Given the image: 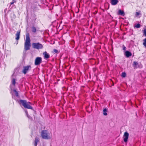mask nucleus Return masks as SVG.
I'll use <instances>...</instances> for the list:
<instances>
[{
  "label": "nucleus",
  "mask_w": 146,
  "mask_h": 146,
  "mask_svg": "<svg viewBox=\"0 0 146 146\" xmlns=\"http://www.w3.org/2000/svg\"><path fill=\"white\" fill-rule=\"evenodd\" d=\"M31 46V40L29 37V34L27 33L26 35V39L24 45V49L27 51L30 49Z\"/></svg>",
  "instance_id": "obj_1"
},
{
  "label": "nucleus",
  "mask_w": 146,
  "mask_h": 146,
  "mask_svg": "<svg viewBox=\"0 0 146 146\" xmlns=\"http://www.w3.org/2000/svg\"><path fill=\"white\" fill-rule=\"evenodd\" d=\"M19 103L22 104V105L25 108L32 109V107L31 106V103L29 102H27L26 100H20Z\"/></svg>",
  "instance_id": "obj_2"
},
{
  "label": "nucleus",
  "mask_w": 146,
  "mask_h": 146,
  "mask_svg": "<svg viewBox=\"0 0 146 146\" xmlns=\"http://www.w3.org/2000/svg\"><path fill=\"white\" fill-rule=\"evenodd\" d=\"M41 135L43 139H48L51 138L49 133L47 131L44 130L42 131Z\"/></svg>",
  "instance_id": "obj_3"
},
{
  "label": "nucleus",
  "mask_w": 146,
  "mask_h": 146,
  "mask_svg": "<svg viewBox=\"0 0 146 146\" xmlns=\"http://www.w3.org/2000/svg\"><path fill=\"white\" fill-rule=\"evenodd\" d=\"M32 46L33 48L38 50L42 49L43 47L42 45L39 42L33 43Z\"/></svg>",
  "instance_id": "obj_4"
},
{
  "label": "nucleus",
  "mask_w": 146,
  "mask_h": 146,
  "mask_svg": "<svg viewBox=\"0 0 146 146\" xmlns=\"http://www.w3.org/2000/svg\"><path fill=\"white\" fill-rule=\"evenodd\" d=\"M42 58L40 57H36L35 60V65H39L42 62Z\"/></svg>",
  "instance_id": "obj_5"
},
{
  "label": "nucleus",
  "mask_w": 146,
  "mask_h": 146,
  "mask_svg": "<svg viewBox=\"0 0 146 146\" xmlns=\"http://www.w3.org/2000/svg\"><path fill=\"white\" fill-rule=\"evenodd\" d=\"M31 69V66L29 65L27 66H24L22 72L24 74H26L28 71Z\"/></svg>",
  "instance_id": "obj_6"
},
{
  "label": "nucleus",
  "mask_w": 146,
  "mask_h": 146,
  "mask_svg": "<svg viewBox=\"0 0 146 146\" xmlns=\"http://www.w3.org/2000/svg\"><path fill=\"white\" fill-rule=\"evenodd\" d=\"M12 81L11 82V87H15V84L16 83V79L14 77V75L13 74L12 75L11 77Z\"/></svg>",
  "instance_id": "obj_7"
},
{
  "label": "nucleus",
  "mask_w": 146,
  "mask_h": 146,
  "mask_svg": "<svg viewBox=\"0 0 146 146\" xmlns=\"http://www.w3.org/2000/svg\"><path fill=\"white\" fill-rule=\"evenodd\" d=\"M129 136V134L127 132H125L124 133L123 137V140L125 142H126L127 141Z\"/></svg>",
  "instance_id": "obj_8"
},
{
  "label": "nucleus",
  "mask_w": 146,
  "mask_h": 146,
  "mask_svg": "<svg viewBox=\"0 0 146 146\" xmlns=\"http://www.w3.org/2000/svg\"><path fill=\"white\" fill-rule=\"evenodd\" d=\"M13 94L12 95V98H13L15 99V100H16V99L15 97V96L16 97L18 98L19 97V94L18 92L15 90H13Z\"/></svg>",
  "instance_id": "obj_9"
},
{
  "label": "nucleus",
  "mask_w": 146,
  "mask_h": 146,
  "mask_svg": "<svg viewBox=\"0 0 146 146\" xmlns=\"http://www.w3.org/2000/svg\"><path fill=\"white\" fill-rule=\"evenodd\" d=\"M125 55L127 57H129L132 55L131 52L128 51H126L125 52Z\"/></svg>",
  "instance_id": "obj_10"
},
{
  "label": "nucleus",
  "mask_w": 146,
  "mask_h": 146,
  "mask_svg": "<svg viewBox=\"0 0 146 146\" xmlns=\"http://www.w3.org/2000/svg\"><path fill=\"white\" fill-rule=\"evenodd\" d=\"M43 55L44 56V58L45 59H48L50 57L49 54L45 51L43 53Z\"/></svg>",
  "instance_id": "obj_11"
},
{
  "label": "nucleus",
  "mask_w": 146,
  "mask_h": 146,
  "mask_svg": "<svg viewBox=\"0 0 146 146\" xmlns=\"http://www.w3.org/2000/svg\"><path fill=\"white\" fill-rule=\"evenodd\" d=\"M20 31H17V32L16 34V37L15 38V39H16V40H18L19 39L20 37Z\"/></svg>",
  "instance_id": "obj_12"
},
{
  "label": "nucleus",
  "mask_w": 146,
  "mask_h": 146,
  "mask_svg": "<svg viewBox=\"0 0 146 146\" xmlns=\"http://www.w3.org/2000/svg\"><path fill=\"white\" fill-rule=\"evenodd\" d=\"M111 2L112 5H115L117 4L118 1V0H111Z\"/></svg>",
  "instance_id": "obj_13"
},
{
  "label": "nucleus",
  "mask_w": 146,
  "mask_h": 146,
  "mask_svg": "<svg viewBox=\"0 0 146 146\" xmlns=\"http://www.w3.org/2000/svg\"><path fill=\"white\" fill-rule=\"evenodd\" d=\"M133 66L134 68H137L139 67L138 63L137 62H133Z\"/></svg>",
  "instance_id": "obj_14"
},
{
  "label": "nucleus",
  "mask_w": 146,
  "mask_h": 146,
  "mask_svg": "<svg viewBox=\"0 0 146 146\" xmlns=\"http://www.w3.org/2000/svg\"><path fill=\"white\" fill-rule=\"evenodd\" d=\"M39 141V139L38 138L36 137L35 141V146H36L37 145V143Z\"/></svg>",
  "instance_id": "obj_15"
},
{
  "label": "nucleus",
  "mask_w": 146,
  "mask_h": 146,
  "mask_svg": "<svg viewBox=\"0 0 146 146\" xmlns=\"http://www.w3.org/2000/svg\"><path fill=\"white\" fill-rule=\"evenodd\" d=\"M108 111V109L106 108H105L103 110V114L104 115H107V113L106 112Z\"/></svg>",
  "instance_id": "obj_16"
},
{
  "label": "nucleus",
  "mask_w": 146,
  "mask_h": 146,
  "mask_svg": "<svg viewBox=\"0 0 146 146\" xmlns=\"http://www.w3.org/2000/svg\"><path fill=\"white\" fill-rule=\"evenodd\" d=\"M31 30L32 31L33 33H35L36 31V28L34 27H32Z\"/></svg>",
  "instance_id": "obj_17"
},
{
  "label": "nucleus",
  "mask_w": 146,
  "mask_h": 146,
  "mask_svg": "<svg viewBox=\"0 0 146 146\" xmlns=\"http://www.w3.org/2000/svg\"><path fill=\"white\" fill-rule=\"evenodd\" d=\"M124 13L123 11H121V10H119L118 11L119 14L121 15H123Z\"/></svg>",
  "instance_id": "obj_18"
},
{
  "label": "nucleus",
  "mask_w": 146,
  "mask_h": 146,
  "mask_svg": "<svg viewBox=\"0 0 146 146\" xmlns=\"http://www.w3.org/2000/svg\"><path fill=\"white\" fill-rule=\"evenodd\" d=\"M144 42L143 43V44L145 46V47L146 48V38L144 39L143 40Z\"/></svg>",
  "instance_id": "obj_19"
},
{
  "label": "nucleus",
  "mask_w": 146,
  "mask_h": 146,
  "mask_svg": "<svg viewBox=\"0 0 146 146\" xmlns=\"http://www.w3.org/2000/svg\"><path fill=\"white\" fill-rule=\"evenodd\" d=\"M126 74L125 72H122L121 76L123 77H125L126 76Z\"/></svg>",
  "instance_id": "obj_20"
},
{
  "label": "nucleus",
  "mask_w": 146,
  "mask_h": 146,
  "mask_svg": "<svg viewBox=\"0 0 146 146\" xmlns=\"http://www.w3.org/2000/svg\"><path fill=\"white\" fill-rule=\"evenodd\" d=\"M140 25L139 24H137L135 26V27L137 28H139L140 27Z\"/></svg>",
  "instance_id": "obj_21"
},
{
  "label": "nucleus",
  "mask_w": 146,
  "mask_h": 146,
  "mask_svg": "<svg viewBox=\"0 0 146 146\" xmlns=\"http://www.w3.org/2000/svg\"><path fill=\"white\" fill-rule=\"evenodd\" d=\"M144 35L146 36V29H145L143 31Z\"/></svg>",
  "instance_id": "obj_22"
},
{
  "label": "nucleus",
  "mask_w": 146,
  "mask_h": 146,
  "mask_svg": "<svg viewBox=\"0 0 146 146\" xmlns=\"http://www.w3.org/2000/svg\"><path fill=\"white\" fill-rule=\"evenodd\" d=\"M15 0H13L12 2L11 3L10 5H12L14 3H15Z\"/></svg>",
  "instance_id": "obj_23"
},
{
  "label": "nucleus",
  "mask_w": 146,
  "mask_h": 146,
  "mask_svg": "<svg viewBox=\"0 0 146 146\" xmlns=\"http://www.w3.org/2000/svg\"><path fill=\"white\" fill-rule=\"evenodd\" d=\"M54 51L55 53H57L58 52V50L56 49H54Z\"/></svg>",
  "instance_id": "obj_24"
},
{
  "label": "nucleus",
  "mask_w": 146,
  "mask_h": 146,
  "mask_svg": "<svg viewBox=\"0 0 146 146\" xmlns=\"http://www.w3.org/2000/svg\"><path fill=\"white\" fill-rule=\"evenodd\" d=\"M136 13L137 16H138L139 15V13L138 12H136Z\"/></svg>",
  "instance_id": "obj_25"
},
{
  "label": "nucleus",
  "mask_w": 146,
  "mask_h": 146,
  "mask_svg": "<svg viewBox=\"0 0 146 146\" xmlns=\"http://www.w3.org/2000/svg\"><path fill=\"white\" fill-rule=\"evenodd\" d=\"M25 112H26V114L27 115V117L29 118V116H28V115L27 111H25Z\"/></svg>",
  "instance_id": "obj_26"
},
{
  "label": "nucleus",
  "mask_w": 146,
  "mask_h": 146,
  "mask_svg": "<svg viewBox=\"0 0 146 146\" xmlns=\"http://www.w3.org/2000/svg\"><path fill=\"white\" fill-rule=\"evenodd\" d=\"M126 49V47L125 46H124L123 48V50H125Z\"/></svg>",
  "instance_id": "obj_27"
}]
</instances>
